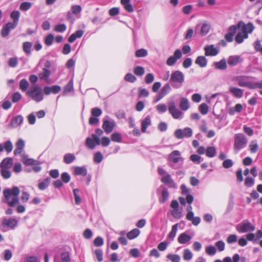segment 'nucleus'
Instances as JSON below:
<instances>
[{
    "mask_svg": "<svg viewBox=\"0 0 262 262\" xmlns=\"http://www.w3.org/2000/svg\"><path fill=\"white\" fill-rule=\"evenodd\" d=\"M20 190L17 187L5 189L3 191L5 197L4 202L7 203L10 207H14L19 203L18 196Z\"/></svg>",
    "mask_w": 262,
    "mask_h": 262,
    "instance_id": "f257e3e1",
    "label": "nucleus"
},
{
    "mask_svg": "<svg viewBox=\"0 0 262 262\" xmlns=\"http://www.w3.org/2000/svg\"><path fill=\"white\" fill-rule=\"evenodd\" d=\"M185 82V75L179 70L173 71L170 75L169 82L171 86L176 89L182 87Z\"/></svg>",
    "mask_w": 262,
    "mask_h": 262,
    "instance_id": "f03ea898",
    "label": "nucleus"
},
{
    "mask_svg": "<svg viewBox=\"0 0 262 262\" xmlns=\"http://www.w3.org/2000/svg\"><path fill=\"white\" fill-rule=\"evenodd\" d=\"M169 165L173 169L180 168L183 164L184 159L179 150H174L168 155Z\"/></svg>",
    "mask_w": 262,
    "mask_h": 262,
    "instance_id": "7ed1b4c3",
    "label": "nucleus"
},
{
    "mask_svg": "<svg viewBox=\"0 0 262 262\" xmlns=\"http://www.w3.org/2000/svg\"><path fill=\"white\" fill-rule=\"evenodd\" d=\"M248 139L243 133H237L234 136L233 149L235 153H238L247 145Z\"/></svg>",
    "mask_w": 262,
    "mask_h": 262,
    "instance_id": "20e7f679",
    "label": "nucleus"
},
{
    "mask_svg": "<svg viewBox=\"0 0 262 262\" xmlns=\"http://www.w3.org/2000/svg\"><path fill=\"white\" fill-rule=\"evenodd\" d=\"M255 226L248 220H244L238 224L236 227L239 233H246L253 232L255 230Z\"/></svg>",
    "mask_w": 262,
    "mask_h": 262,
    "instance_id": "39448f33",
    "label": "nucleus"
},
{
    "mask_svg": "<svg viewBox=\"0 0 262 262\" xmlns=\"http://www.w3.org/2000/svg\"><path fill=\"white\" fill-rule=\"evenodd\" d=\"M26 94L37 102L42 101L43 99L41 89L38 86H35L32 90L28 91Z\"/></svg>",
    "mask_w": 262,
    "mask_h": 262,
    "instance_id": "423d86ee",
    "label": "nucleus"
},
{
    "mask_svg": "<svg viewBox=\"0 0 262 262\" xmlns=\"http://www.w3.org/2000/svg\"><path fill=\"white\" fill-rule=\"evenodd\" d=\"M18 224V221L15 219H7L4 217L1 220V229L2 231H6L7 228L14 229Z\"/></svg>",
    "mask_w": 262,
    "mask_h": 262,
    "instance_id": "0eeeda50",
    "label": "nucleus"
},
{
    "mask_svg": "<svg viewBox=\"0 0 262 262\" xmlns=\"http://www.w3.org/2000/svg\"><path fill=\"white\" fill-rule=\"evenodd\" d=\"M168 111L169 114L175 119H182L183 118L184 113L177 108L173 101L168 103Z\"/></svg>",
    "mask_w": 262,
    "mask_h": 262,
    "instance_id": "6e6552de",
    "label": "nucleus"
},
{
    "mask_svg": "<svg viewBox=\"0 0 262 262\" xmlns=\"http://www.w3.org/2000/svg\"><path fill=\"white\" fill-rule=\"evenodd\" d=\"M192 129L188 127H185L183 129H178L175 130L174 135L178 139H182L184 138H190L192 136Z\"/></svg>",
    "mask_w": 262,
    "mask_h": 262,
    "instance_id": "1a4fd4ad",
    "label": "nucleus"
},
{
    "mask_svg": "<svg viewBox=\"0 0 262 262\" xmlns=\"http://www.w3.org/2000/svg\"><path fill=\"white\" fill-rule=\"evenodd\" d=\"M85 143L89 148L93 149L95 148L96 145L100 144V139L97 135L93 134L92 135V138L88 137L86 139Z\"/></svg>",
    "mask_w": 262,
    "mask_h": 262,
    "instance_id": "9d476101",
    "label": "nucleus"
},
{
    "mask_svg": "<svg viewBox=\"0 0 262 262\" xmlns=\"http://www.w3.org/2000/svg\"><path fill=\"white\" fill-rule=\"evenodd\" d=\"M115 126V122L106 117L103 119L102 128L106 134L111 133Z\"/></svg>",
    "mask_w": 262,
    "mask_h": 262,
    "instance_id": "9b49d317",
    "label": "nucleus"
},
{
    "mask_svg": "<svg viewBox=\"0 0 262 262\" xmlns=\"http://www.w3.org/2000/svg\"><path fill=\"white\" fill-rule=\"evenodd\" d=\"M71 254L68 251H63L60 254H56L54 258V262H71Z\"/></svg>",
    "mask_w": 262,
    "mask_h": 262,
    "instance_id": "f8f14e48",
    "label": "nucleus"
},
{
    "mask_svg": "<svg viewBox=\"0 0 262 262\" xmlns=\"http://www.w3.org/2000/svg\"><path fill=\"white\" fill-rule=\"evenodd\" d=\"M182 56V53L180 49H177L173 54L170 56L166 60V64L168 66H173Z\"/></svg>",
    "mask_w": 262,
    "mask_h": 262,
    "instance_id": "ddd939ff",
    "label": "nucleus"
},
{
    "mask_svg": "<svg viewBox=\"0 0 262 262\" xmlns=\"http://www.w3.org/2000/svg\"><path fill=\"white\" fill-rule=\"evenodd\" d=\"M252 78L253 79H255L256 78L253 77H249L247 76H239L237 78V80L238 81V85L242 87H247L248 89H250L252 81L248 80L249 78Z\"/></svg>",
    "mask_w": 262,
    "mask_h": 262,
    "instance_id": "4468645a",
    "label": "nucleus"
},
{
    "mask_svg": "<svg viewBox=\"0 0 262 262\" xmlns=\"http://www.w3.org/2000/svg\"><path fill=\"white\" fill-rule=\"evenodd\" d=\"M205 55L207 56H214L219 54V50L213 45L206 46L204 48Z\"/></svg>",
    "mask_w": 262,
    "mask_h": 262,
    "instance_id": "2eb2a0df",
    "label": "nucleus"
},
{
    "mask_svg": "<svg viewBox=\"0 0 262 262\" xmlns=\"http://www.w3.org/2000/svg\"><path fill=\"white\" fill-rule=\"evenodd\" d=\"M16 27H14V25L11 22H8L5 24L2 28L1 35L3 37L7 36L10 31L15 29Z\"/></svg>",
    "mask_w": 262,
    "mask_h": 262,
    "instance_id": "dca6fc26",
    "label": "nucleus"
},
{
    "mask_svg": "<svg viewBox=\"0 0 262 262\" xmlns=\"http://www.w3.org/2000/svg\"><path fill=\"white\" fill-rule=\"evenodd\" d=\"M13 160L11 158L4 159L0 163V168L11 169L13 166Z\"/></svg>",
    "mask_w": 262,
    "mask_h": 262,
    "instance_id": "f3484780",
    "label": "nucleus"
},
{
    "mask_svg": "<svg viewBox=\"0 0 262 262\" xmlns=\"http://www.w3.org/2000/svg\"><path fill=\"white\" fill-rule=\"evenodd\" d=\"M229 92L235 97L241 98L244 95V91L238 88L230 86L229 89Z\"/></svg>",
    "mask_w": 262,
    "mask_h": 262,
    "instance_id": "a211bd4d",
    "label": "nucleus"
},
{
    "mask_svg": "<svg viewBox=\"0 0 262 262\" xmlns=\"http://www.w3.org/2000/svg\"><path fill=\"white\" fill-rule=\"evenodd\" d=\"M171 90V84L170 83H166L161 89L158 94L159 99H161L167 94H168Z\"/></svg>",
    "mask_w": 262,
    "mask_h": 262,
    "instance_id": "6ab92c4d",
    "label": "nucleus"
},
{
    "mask_svg": "<svg viewBox=\"0 0 262 262\" xmlns=\"http://www.w3.org/2000/svg\"><path fill=\"white\" fill-rule=\"evenodd\" d=\"M161 181L166 185H168L170 187L176 188V184L174 182L173 180L171 179V176L167 173L163 176L161 178Z\"/></svg>",
    "mask_w": 262,
    "mask_h": 262,
    "instance_id": "aec40b11",
    "label": "nucleus"
},
{
    "mask_svg": "<svg viewBox=\"0 0 262 262\" xmlns=\"http://www.w3.org/2000/svg\"><path fill=\"white\" fill-rule=\"evenodd\" d=\"M242 61L243 59L239 55L230 56L227 60L228 64L231 66H235Z\"/></svg>",
    "mask_w": 262,
    "mask_h": 262,
    "instance_id": "412c9836",
    "label": "nucleus"
},
{
    "mask_svg": "<svg viewBox=\"0 0 262 262\" xmlns=\"http://www.w3.org/2000/svg\"><path fill=\"white\" fill-rule=\"evenodd\" d=\"M24 121V118L21 115H17L13 117L10 122V125L13 128L20 126Z\"/></svg>",
    "mask_w": 262,
    "mask_h": 262,
    "instance_id": "4be33fe9",
    "label": "nucleus"
},
{
    "mask_svg": "<svg viewBox=\"0 0 262 262\" xmlns=\"http://www.w3.org/2000/svg\"><path fill=\"white\" fill-rule=\"evenodd\" d=\"M151 125V118L149 116H147L141 122V132L145 133L147 128Z\"/></svg>",
    "mask_w": 262,
    "mask_h": 262,
    "instance_id": "5701e85b",
    "label": "nucleus"
},
{
    "mask_svg": "<svg viewBox=\"0 0 262 262\" xmlns=\"http://www.w3.org/2000/svg\"><path fill=\"white\" fill-rule=\"evenodd\" d=\"M192 237L186 232L180 234L178 238V242L181 244H185L188 243Z\"/></svg>",
    "mask_w": 262,
    "mask_h": 262,
    "instance_id": "b1692460",
    "label": "nucleus"
},
{
    "mask_svg": "<svg viewBox=\"0 0 262 262\" xmlns=\"http://www.w3.org/2000/svg\"><path fill=\"white\" fill-rule=\"evenodd\" d=\"M51 73V72L50 70L42 69V71L39 73L38 76L40 80H43L46 82H48Z\"/></svg>",
    "mask_w": 262,
    "mask_h": 262,
    "instance_id": "393cba45",
    "label": "nucleus"
},
{
    "mask_svg": "<svg viewBox=\"0 0 262 262\" xmlns=\"http://www.w3.org/2000/svg\"><path fill=\"white\" fill-rule=\"evenodd\" d=\"M25 147V142L24 141L20 139H19L16 144V148L14 151V154L15 155H19L21 153L23 150L24 149Z\"/></svg>",
    "mask_w": 262,
    "mask_h": 262,
    "instance_id": "a878e982",
    "label": "nucleus"
},
{
    "mask_svg": "<svg viewBox=\"0 0 262 262\" xmlns=\"http://www.w3.org/2000/svg\"><path fill=\"white\" fill-rule=\"evenodd\" d=\"M20 15V13L18 10H14L11 13L10 17L13 19V22H11V23L14 25V27H17Z\"/></svg>",
    "mask_w": 262,
    "mask_h": 262,
    "instance_id": "bb28decb",
    "label": "nucleus"
},
{
    "mask_svg": "<svg viewBox=\"0 0 262 262\" xmlns=\"http://www.w3.org/2000/svg\"><path fill=\"white\" fill-rule=\"evenodd\" d=\"M179 107L182 111H186L188 110L190 107L188 99L186 97L181 98Z\"/></svg>",
    "mask_w": 262,
    "mask_h": 262,
    "instance_id": "cd10ccee",
    "label": "nucleus"
},
{
    "mask_svg": "<svg viewBox=\"0 0 262 262\" xmlns=\"http://www.w3.org/2000/svg\"><path fill=\"white\" fill-rule=\"evenodd\" d=\"M87 172V169L85 166H76L74 167V174L76 176H85Z\"/></svg>",
    "mask_w": 262,
    "mask_h": 262,
    "instance_id": "c85d7f7f",
    "label": "nucleus"
},
{
    "mask_svg": "<svg viewBox=\"0 0 262 262\" xmlns=\"http://www.w3.org/2000/svg\"><path fill=\"white\" fill-rule=\"evenodd\" d=\"M51 182V178L47 177L42 181H39L38 187L40 190H43L48 188Z\"/></svg>",
    "mask_w": 262,
    "mask_h": 262,
    "instance_id": "c756f323",
    "label": "nucleus"
},
{
    "mask_svg": "<svg viewBox=\"0 0 262 262\" xmlns=\"http://www.w3.org/2000/svg\"><path fill=\"white\" fill-rule=\"evenodd\" d=\"M242 25H243L242 29L243 33H247L248 35L249 33H251L254 29V27L253 24L251 23H249L246 25L244 24L243 23V24H242Z\"/></svg>",
    "mask_w": 262,
    "mask_h": 262,
    "instance_id": "7c9ffc66",
    "label": "nucleus"
},
{
    "mask_svg": "<svg viewBox=\"0 0 262 262\" xmlns=\"http://www.w3.org/2000/svg\"><path fill=\"white\" fill-rule=\"evenodd\" d=\"M195 63L201 68H204L207 64V59L204 56H199L195 61Z\"/></svg>",
    "mask_w": 262,
    "mask_h": 262,
    "instance_id": "2f4dec72",
    "label": "nucleus"
},
{
    "mask_svg": "<svg viewBox=\"0 0 262 262\" xmlns=\"http://www.w3.org/2000/svg\"><path fill=\"white\" fill-rule=\"evenodd\" d=\"M76 159V157L73 154H66L63 158V161L67 164H70L73 163Z\"/></svg>",
    "mask_w": 262,
    "mask_h": 262,
    "instance_id": "473e14b6",
    "label": "nucleus"
},
{
    "mask_svg": "<svg viewBox=\"0 0 262 262\" xmlns=\"http://www.w3.org/2000/svg\"><path fill=\"white\" fill-rule=\"evenodd\" d=\"M214 66L215 69L225 70L227 69V62L225 59L223 58L219 62H214Z\"/></svg>",
    "mask_w": 262,
    "mask_h": 262,
    "instance_id": "72a5a7b5",
    "label": "nucleus"
},
{
    "mask_svg": "<svg viewBox=\"0 0 262 262\" xmlns=\"http://www.w3.org/2000/svg\"><path fill=\"white\" fill-rule=\"evenodd\" d=\"M130 0H121V4L123 6L124 9L128 12L134 11L133 6L130 3Z\"/></svg>",
    "mask_w": 262,
    "mask_h": 262,
    "instance_id": "f704fd0d",
    "label": "nucleus"
},
{
    "mask_svg": "<svg viewBox=\"0 0 262 262\" xmlns=\"http://www.w3.org/2000/svg\"><path fill=\"white\" fill-rule=\"evenodd\" d=\"M74 91L73 80L71 79L63 89V95H65Z\"/></svg>",
    "mask_w": 262,
    "mask_h": 262,
    "instance_id": "c9c22d12",
    "label": "nucleus"
},
{
    "mask_svg": "<svg viewBox=\"0 0 262 262\" xmlns=\"http://www.w3.org/2000/svg\"><path fill=\"white\" fill-rule=\"evenodd\" d=\"M32 48V43L29 41L24 42L23 44V49L27 55H30Z\"/></svg>",
    "mask_w": 262,
    "mask_h": 262,
    "instance_id": "e433bc0d",
    "label": "nucleus"
},
{
    "mask_svg": "<svg viewBox=\"0 0 262 262\" xmlns=\"http://www.w3.org/2000/svg\"><path fill=\"white\" fill-rule=\"evenodd\" d=\"M140 231L137 228H135L127 233V237L129 239H133L137 237L140 234Z\"/></svg>",
    "mask_w": 262,
    "mask_h": 262,
    "instance_id": "4c0bfd02",
    "label": "nucleus"
},
{
    "mask_svg": "<svg viewBox=\"0 0 262 262\" xmlns=\"http://www.w3.org/2000/svg\"><path fill=\"white\" fill-rule=\"evenodd\" d=\"M216 154V150L215 147L209 146L206 148V155L208 158H213Z\"/></svg>",
    "mask_w": 262,
    "mask_h": 262,
    "instance_id": "58836bf2",
    "label": "nucleus"
},
{
    "mask_svg": "<svg viewBox=\"0 0 262 262\" xmlns=\"http://www.w3.org/2000/svg\"><path fill=\"white\" fill-rule=\"evenodd\" d=\"M179 224H176L172 226L171 230L167 235V238H170L171 241H173L175 237L177 232L178 230Z\"/></svg>",
    "mask_w": 262,
    "mask_h": 262,
    "instance_id": "ea45409f",
    "label": "nucleus"
},
{
    "mask_svg": "<svg viewBox=\"0 0 262 262\" xmlns=\"http://www.w3.org/2000/svg\"><path fill=\"white\" fill-rule=\"evenodd\" d=\"M248 35L247 33H238L235 37V41L238 43H241L243 42L244 39H247Z\"/></svg>",
    "mask_w": 262,
    "mask_h": 262,
    "instance_id": "a19ab883",
    "label": "nucleus"
},
{
    "mask_svg": "<svg viewBox=\"0 0 262 262\" xmlns=\"http://www.w3.org/2000/svg\"><path fill=\"white\" fill-rule=\"evenodd\" d=\"M169 198V192L167 189H164L161 193V196L159 198V202L160 203H164Z\"/></svg>",
    "mask_w": 262,
    "mask_h": 262,
    "instance_id": "79ce46f5",
    "label": "nucleus"
},
{
    "mask_svg": "<svg viewBox=\"0 0 262 262\" xmlns=\"http://www.w3.org/2000/svg\"><path fill=\"white\" fill-rule=\"evenodd\" d=\"M211 26L207 23H204L201 27L200 33L202 36L206 35L209 31Z\"/></svg>",
    "mask_w": 262,
    "mask_h": 262,
    "instance_id": "37998d69",
    "label": "nucleus"
},
{
    "mask_svg": "<svg viewBox=\"0 0 262 262\" xmlns=\"http://www.w3.org/2000/svg\"><path fill=\"white\" fill-rule=\"evenodd\" d=\"M242 24H243V22L242 21H241L238 23V24L237 26H235V25L231 26L229 28L228 33H230L234 36L235 33H236L237 29L241 27Z\"/></svg>",
    "mask_w": 262,
    "mask_h": 262,
    "instance_id": "c03bdc74",
    "label": "nucleus"
},
{
    "mask_svg": "<svg viewBox=\"0 0 262 262\" xmlns=\"http://www.w3.org/2000/svg\"><path fill=\"white\" fill-rule=\"evenodd\" d=\"M3 146L4 150L6 151L8 153L11 152L13 149V144L10 140L5 142L4 146Z\"/></svg>",
    "mask_w": 262,
    "mask_h": 262,
    "instance_id": "a18cd8bd",
    "label": "nucleus"
},
{
    "mask_svg": "<svg viewBox=\"0 0 262 262\" xmlns=\"http://www.w3.org/2000/svg\"><path fill=\"white\" fill-rule=\"evenodd\" d=\"M29 85V83L26 79H21L19 82V89L23 92L27 90Z\"/></svg>",
    "mask_w": 262,
    "mask_h": 262,
    "instance_id": "49530a36",
    "label": "nucleus"
},
{
    "mask_svg": "<svg viewBox=\"0 0 262 262\" xmlns=\"http://www.w3.org/2000/svg\"><path fill=\"white\" fill-rule=\"evenodd\" d=\"M1 174L4 179H8L11 176L10 169L1 168Z\"/></svg>",
    "mask_w": 262,
    "mask_h": 262,
    "instance_id": "de8ad7c7",
    "label": "nucleus"
},
{
    "mask_svg": "<svg viewBox=\"0 0 262 262\" xmlns=\"http://www.w3.org/2000/svg\"><path fill=\"white\" fill-rule=\"evenodd\" d=\"M103 157L102 154L100 151L96 152L93 158V161L96 163H100L103 160Z\"/></svg>",
    "mask_w": 262,
    "mask_h": 262,
    "instance_id": "09e8293b",
    "label": "nucleus"
},
{
    "mask_svg": "<svg viewBox=\"0 0 262 262\" xmlns=\"http://www.w3.org/2000/svg\"><path fill=\"white\" fill-rule=\"evenodd\" d=\"M111 139L113 141L120 143L122 141V138L121 134L114 133L111 135Z\"/></svg>",
    "mask_w": 262,
    "mask_h": 262,
    "instance_id": "8fccbe9b",
    "label": "nucleus"
},
{
    "mask_svg": "<svg viewBox=\"0 0 262 262\" xmlns=\"http://www.w3.org/2000/svg\"><path fill=\"white\" fill-rule=\"evenodd\" d=\"M193 254L191 251L188 249H186L184 250L183 258L185 260H189L192 259Z\"/></svg>",
    "mask_w": 262,
    "mask_h": 262,
    "instance_id": "3c124183",
    "label": "nucleus"
},
{
    "mask_svg": "<svg viewBox=\"0 0 262 262\" xmlns=\"http://www.w3.org/2000/svg\"><path fill=\"white\" fill-rule=\"evenodd\" d=\"M208 106L205 103H202L199 107V110L202 115H206L208 112Z\"/></svg>",
    "mask_w": 262,
    "mask_h": 262,
    "instance_id": "603ef678",
    "label": "nucleus"
},
{
    "mask_svg": "<svg viewBox=\"0 0 262 262\" xmlns=\"http://www.w3.org/2000/svg\"><path fill=\"white\" fill-rule=\"evenodd\" d=\"M206 253L209 255H214L216 252V248L212 245L207 246L205 249Z\"/></svg>",
    "mask_w": 262,
    "mask_h": 262,
    "instance_id": "864d4df0",
    "label": "nucleus"
},
{
    "mask_svg": "<svg viewBox=\"0 0 262 262\" xmlns=\"http://www.w3.org/2000/svg\"><path fill=\"white\" fill-rule=\"evenodd\" d=\"M145 72V70L143 67L141 66L136 67L134 70V73L137 76H142Z\"/></svg>",
    "mask_w": 262,
    "mask_h": 262,
    "instance_id": "5fc2aeb1",
    "label": "nucleus"
},
{
    "mask_svg": "<svg viewBox=\"0 0 262 262\" xmlns=\"http://www.w3.org/2000/svg\"><path fill=\"white\" fill-rule=\"evenodd\" d=\"M26 156H23V163L26 165H35L36 163H37V161L33 159H29V158H26Z\"/></svg>",
    "mask_w": 262,
    "mask_h": 262,
    "instance_id": "6e6d98bb",
    "label": "nucleus"
},
{
    "mask_svg": "<svg viewBox=\"0 0 262 262\" xmlns=\"http://www.w3.org/2000/svg\"><path fill=\"white\" fill-rule=\"evenodd\" d=\"M190 160L196 164H200L202 161L201 157L195 154L191 155L190 157Z\"/></svg>",
    "mask_w": 262,
    "mask_h": 262,
    "instance_id": "4d7b16f0",
    "label": "nucleus"
},
{
    "mask_svg": "<svg viewBox=\"0 0 262 262\" xmlns=\"http://www.w3.org/2000/svg\"><path fill=\"white\" fill-rule=\"evenodd\" d=\"M166 257L172 262H180L181 259L180 256L177 254H169Z\"/></svg>",
    "mask_w": 262,
    "mask_h": 262,
    "instance_id": "13d9d810",
    "label": "nucleus"
},
{
    "mask_svg": "<svg viewBox=\"0 0 262 262\" xmlns=\"http://www.w3.org/2000/svg\"><path fill=\"white\" fill-rule=\"evenodd\" d=\"M32 6V4L30 2H26L22 3L19 7V8L21 10L26 11L28 10L31 8Z\"/></svg>",
    "mask_w": 262,
    "mask_h": 262,
    "instance_id": "bf43d9fd",
    "label": "nucleus"
},
{
    "mask_svg": "<svg viewBox=\"0 0 262 262\" xmlns=\"http://www.w3.org/2000/svg\"><path fill=\"white\" fill-rule=\"evenodd\" d=\"M67 29V26L65 24H58L56 25L54 28V31L57 32L62 33L64 32Z\"/></svg>",
    "mask_w": 262,
    "mask_h": 262,
    "instance_id": "052dcab7",
    "label": "nucleus"
},
{
    "mask_svg": "<svg viewBox=\"0 0 262 262\" xmlns=\"http://www.w3.org/2000/svg\"><path fill=\"white\" fill-rule=\"evenodd\" d=\"M54 36L52 34H49L48 35L45 39V44L48 46L52 45L54 40Z\"/></svg>",
    "mask_w": 262,
    "mask_h": 262,
    "instance_id": "680f3d73",
    "label": "nucleus"
},
{
    "mask_svg": "<svg viewBox=\"0 0 262 262\" xmlns=\"http://www.w3.org/2000/svg\"><path fill=\"white\" fill-rule=\"evenodd\" d=\"M135 55L137 57H144L147 55V51L144 49H141L136 51Z\"/></svg>",
    "mask_w": 262,
    "mask_h": 262,
    "instance_id": "e2e57ef3",
    "label": "nucleus"
},
{
    "mask_svg": "<svg viewBox=\"0 0 262 262\" xmlns=\"http://www.w3.org/2000/svg\"><path fill=\"white\" fill-rule=\"evenodd\" d=\"M249 148L251 153H256L258 149V146L256 142L252 141L249 145Z\"/></svg>",
    "mask_w": 262,
    "mask_h": 262,
    "instance_id": "0e129e2a",
    "label": "nucleus"
},
{
    "mask_svg": "<svg viewBox=\"0 0 262 262\" xmlns=\"http://www.w3.org/2000/svg\"><path fill=\"white\" fill-rule=\"evenodd\" d=\"M226 241L229 244L236 243L237 241V236L235 234H230L227 237Z\"/></svg>",
    "mask_w": 262,
    "mask_h": 262,
    "instance_id": "69168bd1",
    "label": "nucleus"
},
{
    "mask_svg": "<svg viewBox=\"0 0 262 262\" xmlns=\"http://www.w3.org/2000/svg\"><path fill=\"white\" fill-rule=\"evenodd\" d=\"M156 110L160 113H164L166 112L167 107L165 104L161 103L156 106Z\"/></svg>",
    "mask_w": 262,
    "mask_h": 262,
    "instance_id": "338daca9",
    "label": "nucleus"
},
{
    "mask_svg": "<svg viewBox=\"0 0 262 262\" xmlns=\"http://www.w3.org/2000/svg\"><path fill=\"white\" fill-rule=\"evenodd\" d=\"M262 89V81H252L251 82L250 89Z\"/></svg>",
    "mask_w": 262,
    "mask_h": 262,
    "instance_id": "774afa93",
    "label": "nucleus"
}]
</instances>
